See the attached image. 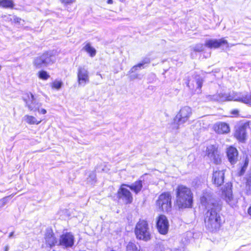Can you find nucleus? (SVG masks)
<instances>
[{
	"label": "nucleus",
	"mask_w": 251,
	"mask_h": 251,
	"mask_svg": "<svg viewBox=\"0 0 251 251\" xmlns=\"http://www.w3.org/2000/svg\"><path fill=\"white\" fill-rule=\"evenodd\" d=\"M200 200L201 203L207 209L204 218L206 228L212 232L217 231L221 225V217L217 212V206L208 193L204 194Z\"/></svg>",
	"instance_id": "obj_1"
},
{
	"label": "nucleus",
	"mask_w": 251,
	"mask_h": 251,
	"mask_svg": "<svg viewBox=\"0 0 251 251\" xmlns=\"http://www.w3.org/2000/svg\"><path fill=\"white\" fill-rule=\"evenodd\" d=\"M193 202L192 194L190 189L180 185L176 189V205L179 208L190 207Z\"/></svg>",
	"instance_id": "obj_2"
},
{
	"label": "nucleus",
	"mask_w": 251,
	"mask_h": 251,
	"mask_svg": "<svg viewBox=\"0 0 251 251\" xmlns=\"http://www.w3.org/2000/svg\"><path fill=\"white\" fill-rule=\"evenodd\" d=\"M56 51H49L36 57L33 62L34 66L40 69L51 65L56 61Z\"/></svg>",
	"instance_id": "obj_3"
},
{
	"label": "nucleus",
	"mask_w": 251,
	"mask_h": 251,
	"mask_svg": "<svg viewBox=\"0 0 251 251\" xmlns=\"http://www.w3.org/2000/svg\"><path fill=\"white\" fill-rule=\"evenodd\" d=\"M24 100L25 102L26 106L30 111H37L39 114H46L47 113V110L41 108L42 103L37 101L32 93L26 94Z\"/></svg>",
	"instance_id": "obj_4"
},
{
	"label": "nucleus",
	"mask_w": 251,
	"mask_h": 251,
	"mask_svg": "<svg viewBox=\"0 0 251 251\" xmlns=\"http://www.w3.org/2000/svg\"><path fill=\"white\" fill-rule=\"evenodd\" d=\"M135 233L137 238L139 239L147 241L151 239V234L146 221L140 220L137 223Z\"/></svg>",
	"instance_id": "obj_5"
},
{
	"label": "nucleus",
	"mask_w": 251,
	"mask_h": 251,
	"mask_svg": "<svg viewBox=\"0 0 251 251\" xmlns=\"http://www.w3.org/2000/svg\"><path fill=\"white\" fill-rule=\"evenodd\" d=\"M172 196L166 192L159 195L156 201V207L161 212H169L172 209Z\"/></svg>",
	"instance_id": "obj_6"
},
{
	"label": "nucleus",
	"mask_w": 251,
	"mask_h": 251,
	"mask_svg": "<svg viewBox=\"0 0 251 251\" xmlns=\"http://www.w3.org/2000/svg\"><path fill=\"white\" fill-rule=\"evenodd\" d=\"M192 113L193 111L190 107L185 106L181 107L174 119L175 123H176L178 125L176 128H178L179 125L187 122L191 117Z\"/></svg>",
	"instance_id": "obj_7"
},
{
	"label": "nucleus",
	"mask_w": 251,
	"mask_h": 251,
	"mask_svg": "<svg viewBox=\"0 0 251 251\" xmlns=\"http://www.w3.org/2000/svg\"><path fill=\"white\" fill-rule=\"evenodd\" d=\"M77 79L79 86H84L89 82V73L86 67L80 66L77 70Z\"/></svg>",
	"instance_id": "obj_8"
},
{
	"label": "nucleus",
	"mask_w": 251,
	"mask_h": 251,
	"mask_svg": "<svg viewBox=\"0 0 251 251\" xmlns=\"http://www.w3.org/2000/svg\"><path fill=\"white\" fill-rule=\"evenodd\" d=\"M206 155L214 163L218 164L221 162L220 155L216 145H209L206 150Z\"/></svg>",
	"instance_id": "obj_9"
},
{
	"label": "nucleus",
	"mask_w": 251,
	"mask_h": 251,
	"mask_svg": "<svg viewBox=\"0 0 251 251\" xmlns=\"http://www.w3.org/2000/svg\"><path fill=\"white\" fill-rule=\"evenodd\" d=\"M156 227L158 232L165 235L167 233L169 224L167 217L163 215H160L157 219Z\"/></svg>",
	"instance_id": "obj_10"
},
{
	"label": "nucleus",
	"mask_w": 251,
	"mask_h": 251,
	"mask_svg": "<svg viewBox=\"0 0 251 251\" xmlns=\"http://www.w3.org/2000/svg\"><path fill=\"white\" fill-rule=\"evenodd\" d=\"M128 185L123 184L118 191V197L122 199L126 203H130L132 201L133 198L131 192L126 187Z\"/></svg>",
	"instance_id": "obj_11"
},
{
	"label": "nucleus",
	"mask_w": 251,
	"mask_h": 251,
	"mask_svg": "<svg viewBox=\"0 0 251 251\" xmlns=\"http://www.w3.org/2000/svg\"><path fill=\"white\" fill-rule=\"evenodd\" d=\"M74 236L71 233L67 232L60 236L59 245L66 248L71 247L74 244Z\"/></svg>",
	"instance_id": "obj_12"
},
{
	"label": "nucleus",
	"mask_w": 251,
	"mask_h": 251,
	"mask_svg": "<svg viewBox=\"0 0 251 251\" xmlns=\"http://www.w3.org/2000/svg\"><path fill=\"white\" fill-rule=\"evenodd\" d=\"M224 194L226 202L232 207H237L238 200L237 197L232 195L231 189H227L225 191Z\"/></svg>",
	"instance_id": "obj_13"
},
{
	"label": "nucleus",
	"mask_w": 251,
	"mask_h": 251,
	"mask_svg": "<svg viewBox=\"0 0 251 251\" xmlns=\"http://www.w3.org/2000/svg\"><path fill=\"white\" fill-rule=\"evenodd\" d=\"M45 243L46 246L50 248H52L57 243V240L55 237L52 230L48 229L46 231L45 236Z\"/></svg>",
	"instance_id": "obj_14"
},
{
	"label": "nucleus",
	"mask_w": 251,
	"mask_h": 251,
	"mask_svg": "<svg viewBox=\"0 0 251 251\" xmlns=\"http://www.w3.org/2000/svg\"><path fill=\"white\" fill-rule=\"evenodd\" d=\"M228 45L227 41L224 38H222L219 40L217 39H209L207 40L205 42V46L208 48H218L222 45Z\"/></svg>",
	"instance_id": "obj_15"
},
{
	"label": "nucleus",
	"mask_w": 251,
	"mask_h": 251,
	"mask_svg": "<svg viewBox=\"0 0 251 251\" xmlns=\"http://www.w3.org/2000/svg\"><path fill=\"white\" fill-rule=\"evenodd\" d=\"M213 128L214 130L219 134L227 133L230 130L228 125L223 122L216 123L214 125Z\"/></svg>",
	"instance_id": "obj_16"
},
{
	"label": "nucleus",
	"mask_w": 251,
	"mask_h": 251,
	"mask_svg": "<svg viewBox=\"0 0 251 251\" xmlns=\"http://www.w3.org/2000/svg\"><path fill=\"white\" fill-rule=\"evenodd\" d=\"M224 170H216L213 174V179L214 183L217 186L221 185L224 182Z\"/></svg>",
	"instance_id": "obj_17"
},
{
	"label": "nucleus",
	"mask_w": 251,
	"mask_h": 251,
	"mask_svg": "<svg viewBox=\"0 0 251 251\" xmlns=\"http://www.w3.org/2000/svg\"><path fill=\"white\" fill-rule=\"evenodd\" d=\"M227 156L231 164H235L237 160L238 151L235 148L230 147L227 150Z\"/></svg>",
	"instance_id": "obj_18"
},
{
	"label": "nucleus",
	"mask_w": 251,
	"mask_h": 251,
	"mask_svg": "<svg viewBox=\"0 0 251 251\" xmlns=\"http://www.w3.org/2000/svg\"><path fill=\"white\" fill-rule=\"evenodd\" d=\"M235 137L240 141L244 142L246 137V129L244 126L239 127L235 133Z\"/></svg>",
	"instance_id": "obj_19"
},
{
	"label": "nucleus",
	"mask_w": 251,
	"mask_h": 251,
	"mask_svg": "<svg viewBox=\"0 0 251 251\" xmlns=\"http://www.w3.org/2000/svg\"><path fill=\"white\" fill-rule=\"evenodd\" d=\"M143 187L141 180H138L131 185H128L127 187L129 188L131 191L135 194H138L142 189Z\"/></svg>",
	"instance_id": "obj_20"
},
{
	"label": "nucleus",
	"mask_w": 251,
	"mask_h": 251,
	"mask_svg": "<svg viewBox=\"0 0 251 251\" xmlns=\"http://www.w3.org/2000/svg\"><path fill=\"white\" fill-rule=\"evenodd\" d=\"M24 121L29 125H38L41 122L42 120H38L36 117L33 116L26 115L24 117Z\"/></svg>",
	"instance_id": "obj_21"
},
{
	"label": "nucleus",
	"mask_w": 251,
	"mask_h": 251,
	"mask_svg": "<svg viewBox=\"0 0 251 251\" xmlns=\"http://www.w3.org/2000/svg\"><path fill=\"white\" fill-rule=\"evenodd\" d=\"M210 97L212 100L220 102L228 101L227 94H218L210 96Z\"/></svg>",
	"instance_id": "obj_22"
},
{
	"label": "nucleus",
	"mask_w": 251,
	"mask_h": 251,
	"mask_svg": "<svg viewBox=\"0 0 251 251\" xmlns=\"http://www.w3.org/2000/svg\"><path fill=\"white\" fill-rule=\"evenodd\" d=\"M14 5L13 0H0V7L4 8H12Z\"/></svg>",
	"instance_id": "obj_23"
},
{
	"label": "nucleus",
	"mask_w": 251,
	"mask_h": 251,
	"mask_svg": "<svg viewBox=\"0 0 251 251\" xmlns=\"http://www.w3.org/2000/svg\"><path fill=\"white\" fill-rule=\"evenodd\" d=\"M83 49L88 53L89 54L91 57H94L96 53V50L92 47L89 43H87L84 47Z\"/></svg>",
	"instance_id": "obj_24"
},
{
	"label": "nucleus",
	"mask_w": 251,
	"mask_h": 251,
	"mask_svg": "<svg viewBox=\"0 0 251 251\" xmlns=\"http://www.w3.org/2000/svg\"><path fill=\"white\" fill-rule=\"evenodd\" d=\"M243 103L246 104H251V94H247L245 95L240 96V100Z\"/></svg>",
	"instance_id": "obj_25"
},
{
	"label": "nucleus",
	"mask_w": 251,
	"mask_h": 251,
	"mask_svg": "<svg viewBox=\"0 0 251 251\" xmlns=\"http://www.w3.org/2000/svg\"><path fill=\"white\" fill-rule=\"evenodd\" d=\"M63 85V82L61 80H55L51 84L52 88L57 90L60 89Z\"/></svg>",
	"instance_id": "obj_26"
},
{
	"label": "nucleus",
	"mask_w": 251,
	"mask_h": 251,
	"mask_svg": "<svg viewBox=\"0 0 251 251\" xmlns=\"http://www.w3.org/2000/svg\"><path fill=\"white\" fill-rule=\"evenodd\" d=\"M38 77L43 80H47L50 77V75L45 71H41L38 73Z\"/></svg>",
	"instance_id": "obj_27"
},
{
	"label": "nucleus",
	"mask_w": 251,
	"mask_h": 251,
	"mask_svg": "<svg viewBox=\"0 0 251 251\" xmlns=\"http://www.w3.org/2000/svg\"><path fill=\"white\" fill-rule=\"evenodd\" d=\"M227 97L229 100H234V101H239L240 100V96H239L237 94L235 93H232L231 94H227Z\"/></svg>",
	"instance_id": "obj_28"
},
{
	"label": "nucleus",
	"mask_w": 251,
	"mask_h": 251,
	"mask_svg": "<svg viewBox=\"0 0 251 251\" xmlns=\"http://www.w3.org/2000/svg\"><path fill=\"white\" fill-rule=\"evenodd\" d=\"M126 251H139V250L135 244L130 242L126 246Z\"/></svg>",
	"instance_id": "obj_29"
},
{
	"label": "nucleus",
	"mask_w": 251,
	"mask_h": 251,
	"mask_svg": "<svg viewBox=\"0 0 251 251\" xmlns=\"http://www.w3.org/2000/svg\"><path fill=\"white\" fill-rule=\"evenodd\" d=\"M7 19L10 21H13L14 23H16L21 24L22 22H24L21 18L16 16L9 15L7 17Z\"/></svg>",
	"instance_id": "obj_30"
},
{
	"label": "nucleus",
	"mask_w": 251,
	"mask_h": 251,
	"mask_svg": "<svg viewBox=\"0 0 251 251\" xmlns=\"http://www.w3.org/2000/svg\"><path fill=\"white\" fill-rule=\"evenodd\" d=\"M249 164V159L246 157L245 159L244 165L242 166L241 170L239 173V176H242L245 172Z\"/></svg>",
	"instance_id": "obj_31"
},
{
	"label": "nucleus",
	"mask_w": 251,
	"mask_h": 251,
	"mask_svg": "<svg viewBox=\"0 0 251 251\" xmlns=\"http://www.w3.org/2000/svg\"><path fill=\"white\" fill-rule=\"evenodd\" d=\"M192 50L195 51H201L203 50V45L202 44H197L192 47Z\"/></svg>",
	"instance_id": "obj_32"
},
{
	"label": "nucleus",
	"mask_w": 251,
	"mask_h": 251,
	"mask_svg": "<svg viewBox=\"0 0 251 251\" xmlns=\"http://www.w3.org/2000/svg\"><path fill=\"white\" fill-rule=\"evenodd\" d=\"M87 181L91 184L96 181V175L94 173H91L90 174L89 177L87 178Z\"/></svg>",
	"instance_id": "obj_33"
},
{
	"label": "nucleus",
	"mask_w": 251,
	"mask_h": 251,
	"mask_svg": "<svg viewBox=\"0 0 251 251\" xmlns=\"http://www.w3.org/2000/svg\"><path fill=\"white\" fill-rule=\"evenodd\" d=\"M149 63V61H148L146 62H142V63H139L138 64H137V65H135L134 66H133L131 69V72H134V71H135L136 70H137V68H139L140 69L141 68V67L142 66H143V65L145 64V63Z\"/></svg>",
	"instance_id": "obj_34"
},
{
	"label": "nucleus",
	"mask_w": 251,
	"mask_h": 251,
	"mask_svg": "<svg viewBox=\"0 0 251 251\" xmlns=\"http://www.w3.org/2000/svg\"><path fill=\"white\" fill-rule=\"evenodd\" d=\"M61 3L64 4H70L74 3L75 0H60Z\"/></svg>",
	"instance_id": "obj_35"
},
{
	"label": "nucleus",
	"mask_w": 251,
	"mask_h": 251,
	"mask_svg": "<svg viewBox=\"0 0 251 251\" xmlns=\"http://www.w3.org/2000/svg\"><path fill=\"white\" fill-rule=\"evenodd\" d=\"M202 80L201 78H198L196 80L197 87L198 88H201L202 86Z\"/></svg>",
	"instance_id": "obj_36"
},
{
	"label": "nucleus",
	"mask_w": 251,
	"mask_h": 251,
	"mask_svg": "<svg viewBox=\"0 0 251 251\" xmlns=\"http://www.w3.org/2000/svg\"><path fill=\"white\" fill-rule=\"evenodd\" d=\"M238 110L237 109H234L231 111V113L233 115H236L238 114Z\"/></svg>",
	"instance_id": "obj_37"
},
{
	"label": "nucleus",
	"mask_w": 251,
	"mask_h": 251,
	"mask_svg": "<svg viewBox=\"0 0 251 251\" xmlns=\"http://www.w3.org/2000/svg\"><path fill=\"white\" fill-rule=\"evenodd\" d=\"M248 213L249 215L251 217V206H250L248 209Z\"/></svg>",
	"instance_id": "obj_38"
},
{
	"label": "nucleus",
	"mask_w": 251,
	"mask_h": 251,
	"mask_svg": "<svg viewBox=\"0 0 251 251\" xmlns=\"http://www.w3.org/2000/svg\"><path fill=\"white\" fill-rule=\"evenodd\" d=\"M107 3L110 4H112L113 0H107Z\"/></svg>",
	"instance_id": "obj_39"
},
{
	"label": "nucleus",
	"mask_w": 251,
	"mask_h": 251,
	"mask_svg": "<svg viewBox=\"0 0 251 251\" xmlns=\"http://www.w3.org/2000/svg\"><path fill=\"white\" fill-rule=\"evenodd\" d=\"M13 234H14V232H11V233H10V234L9 235V238H11L13 236Z\"/></svg>",
	"instance_id": "obj_40"
},
{
	"label": "nucleus",
	"mask_w": 251,
	"mask_h": 251,
	"mask_svg": "<svg viewBox=\"0 0 251 251\" xmlns=\"http://www.w3.org/2000/svg\"><path fill=\"white\" fill-rule=\"evenodd\" d=\"M97 75H100V77L102 78V76L100 73H97Z\"/></svg>",
	"instance_id": "obj_41"
},
{
	"label": "nucleus",
	"mask_w": 251,
	"mask_h": 251,
	"mask_svg": "<svg viewBox=\"0 0 251 251\" xmlns=\"http://www.w3.org/2000/svg\"><path fill=\"white\" fill-rule=\"evenodd\" d=\"M8 247H5V251H8Z\"/></svg>",
	"instance_id": "obj_42"
},
{
	"label": "nucleus",
	"mask_w": 251,
	"mask_h": 251,
	"mask_svg": "<svg viewBox=\"0 0 251 251\" xmlns=\"http://www.w3.org/2000/svg\"><path fill=\"white\" fill-rule=\"evenodd\" d=\"M175 251H179L178 250H176Z\"/></svg>",
	"instance_id": "obj_43"
}]
</instances>
